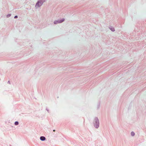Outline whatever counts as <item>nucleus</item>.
Returning <instances> with one entry per match:
<instances>
[{
    "mask_svg": "<svg viewBox=\"0 0 146 146\" xmlns=\"http://www.w3.org/2000/svg\"><path fill=\"white\" fill-rule=\"evenodd\" d=\"M95 122L96 123V124H95L94 126L96 128H98L99 127V122L98 119L97 118H96L95 119Z\"/></svg>",
    "mask_w": 146,
    "mask_h": 146,
    "instance_id": "f257e3e1",
    "label": "nucleus"
},
{
    "mask_svg": "<svg viewBox=\"0 0 146 146\" xmlns=\"http://www.w3.org/2000/svg\"><path fill=\"white\" fill-rule=\"evenodd\" d=\"M42 4V3L41 2H38L36 4L35 7H39L41 6Z\"/></svg>",
    "mask_w": 146,
    "mask_h": 146,
    "instance_id": "f03ea898",
    "label": "nucleus"
},
{
    "mask_svg": "<svg viewBox=\"0 0 146 146\" xmlns=\"http://www.w3.org/2000/svg\"><path fill=\"white\" fill-rule=\"evenodd\" d=\"M64 20V19H63L62 20L59 21H55L54 22V23L55 24H57L58 23H60L63 22Z\"/></svg>",
    "mask_w": 146,
    "mask_h": 146,
    "instance_id": "7ed1b4c3",
    "label": "nucleus"
},
{
    "mask_svg": "<svg viewBox=\"0 0 146 146\" xmlns=\"http://www.w3.org/2000/svg\"><path fill=\"white\" fill-rule=\"evenodd\" d=\"M45 138L43 136H41L40 137V139L42 141H44L45 140Z\"/></svg>",
    "mask_w": 146,
    "mask_h": 146,
    "instance_id": "20e7f679",
    "label": "nucleus"
},
{
    "mask_svg": "<svg viewBox=\"0 0 146 146\" xmlns=\"http://www.w3.org/2000/svg\"><path fill=\"white\" fill-rule=\"evenodd\" d=\"M131 134L132 136H133L135 135V133L133 132H132L131 133Z\"/></svg>",
    "mask_w": 146,
    "mask_h": 146,
    "instance_id": "39448f33",
    "label": "nucleus"
},
{
    "mask_svg": "<svg viewBox=\"0 0 146 146\" xmlns=\"http://www.w3.org/2000/svg\"><path fill=\"white\" fill-rule=\"evenodd\" d=\"M15 125H17L19 124V123L18 121H16L15 123Z\"/></svg>",
    "mask_w": 146,
    "mask_h": 146,
    "instance_id": "423d86ee",
    "label": "nucleus"
},
{
    "mask_svg": "<svg viewBox=\"0 0 146 146\" xmlns=\"http://www.w3.org/2000/svg\"><path fill=\"white\" fill-rule=\"evenodd\" d=\"M111 30L112 31H115V30H114V29L113 28L111 29Z\"/></svg>",
    "mask_w": 146,
    "mask_h": 146,
    "instance_id": "0eeeda50",
    "label": "nucleus"
},
{
    "mask_svg": "<svg viewBox=\"0 0 146 146\" xmlns=\"http://www.w3.org/2000/svg\"><path fill=\"white\" fill-rule=\"evenodd\" d=\"M17 18V16H15V17H14V18Z\"/></svg>",
    "mask_w": 146,
    "mask_h": 146,
    "instance_id": "6e6552de",
    "label": "nucleus"
},
{
    "mask_svg": "<svg viewBox=\"0 0 146 146\" xmlns=\"http://www.w3.org/2000/svg\"><path fill=\"white\" fill-rule=\"evenodd\" d=\"M53 131H55V130H53Z\"/></svg>",
    "mask_w": 146,
    "mask_h": 146,
    "instance_id": "1a4fd4ad",
    "label": "nucleus"
}]
</instances>
